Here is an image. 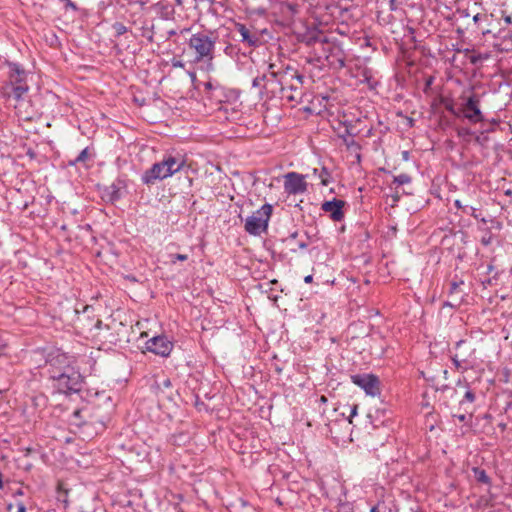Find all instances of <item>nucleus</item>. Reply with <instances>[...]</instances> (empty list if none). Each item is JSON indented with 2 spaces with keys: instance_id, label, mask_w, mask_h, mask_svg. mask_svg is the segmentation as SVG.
<instances>
[{
  "instance_id": "1",
  "label": "nucleus",
  "mask_w": 512,
  "mask_h": 512,
  "mask_svg": "<svg viewBox=\"0 0 512 512\" xmlns=\"http://www.w3.org/2000/svg\"><path fill=\"white\" fill-rule=\"evenodd\" d=\"M185 165V160L182 157H175L172 155L164 156L163 160L154 163L151 168L147 169L141 180L146 185H152L157 180H164L179 172Z\"/></svg>"
},
{
  "instance_id": "2",
  "label": "nucleus",
  "mask_w": 512,
  "mask_h": 512,
  "mask_svg": "<svg viewBox=\"0 0 512 512\" xmlns=\"http://www.w3.org/2000/svg\"><path fill=\"white\" fill-rule=\"evenodd\" d=\"M7 66L9 68L8 80L4 87L3 94L9 97L10 92H8L7 89L11 88L14 98L19 101L29 90L27 72L17 63L8 62Z\"/></svg>"
},
{
  "instance_id": "3",
  "label": "nucleus",
  "mask_w": 512,
  "mask_h": 512,
  "mask_svg": "<svg viewBox=\"0 0 512 512\" xmlns=\"http://www.w3.org/2000/svg\"><path fill=\"white\" fill-rule=\"evenodd\" d=\"M320 43L322 52L328 62V65L334 69H342L345 67L346 55L341 46L337 43H330L325 36L314 35L309 37L307 44Z\"/></svg>"
},
{
  "instance_id": "4",
  "label": "nucleus",
  "mask_w": 512,
  "mask_h": 512,
  "mask_svg": "<svg viewBox=\"0 0 512 512\" xmlns=\"http://www.w3.org/2000/svg\"><path fill=\"white\" fill-rule=\"evenodd\" d=\"M272 212L273 207L271 204L266 203L262 205L260 209L246 218L244 225L245 231L253 236H259L261 233L266 232Z\"/></svg>"
},
{
  "instance_id": "5",
  "label": "nucleus",
  "mask_w": 512,
  "mask_h": 512,
  "mask_svg": "<svg viewBox=\"0 0 512 512\" xmlns=\"http://www.w3.org/2000/svg\"><path fill=\"white\" fill-rule=\"evenodd\" d=\"M188 45L195 51V62L209 61L214 57L215 40L205 33H196L189 39Z\"/></svg>"
},
{
  "instance_id": "6",
  "label": "nucleus",
  "mask_w": 512,
  "mask_h": 512,
  "mask_svg": "<svg viewBox=\"0 0 512 512\" xmlns=\"http://www.w3.org/2000/svg\"><path fill=\"white\" fill-rule=\"evenodd\" d=\"M52 380L54 387L59 393L63 394L79 392L83 385V377L74 366L67 368L64 374H58V376Z\"/></svg>"
},
{
  "instance_id": "7",
  "label": "nucleus",
  "mask_w": 512,
  "mask_h": 512,
  "mask_svg": "<svg viewBox=\"0 0 512 512\" xmlns=\"http://www.w3.org/2000/svg\"><path fill=\"white\" fill-rule=\"evenodd\" d=\"M274 68L275 64H270L268 66V72L262 75L266 76V79L263 83H267V90H271L272 93H275L276 88L284 90V85L287 84L288 75H290L291 78H296L300 84L302 83L303 76L297 74L296 71H290L287 69L285 72L279 73L276 72Z\"/></svg>"
},
{
  "instance_id": "8",
  "label": "nucleus",
  "mask_w": 512,
  "mask_h": 512,
  "mask_svg": "<svg viewBox=\"0 0 512 512\" xmlns=\"http://www.w3.org/2000/svg\"><path fill=\"white\" fill-rule=\"evenodd\" d=\"M71 357L59 350L52 351L48 354L46 360V367L50 379L58 376V374H64L67 368L73 367Z\"/></svg>"
},
{
  "instance_id": "9",
  "label": "nucleus",
  "mask_w": 512,
  "mask_h": 512,
  "mask_svg": "<svg viewBox=\"0 0 512 512\" xmlns=\"http://www.w3.org/2000/svg\"><path fill=\"white\" fill-rule=\"evenodd\" d=\"M445 390L450 392L451 397L458 396L460 393H463L462 398L459 400V409L465 413H469V418H471L476 395L469 387V384L466 381H458L456 388L445 387Z\"/></svg>"
},
{
  "instance_id": "10",
  "label": "nucleus",
  "mask_w": 512,
  "mask_h": 512,
  "mask_svg": "<svg viewBox=\"0 0 512 512\" xmlns=\"http://www.w3.org/2000/svg\"><path fill=\"white\" fill-rule=\"evenodd\" d=\"M461 113L470 123H479L484 120V116L480 110V98L477 94L470 95L466 102L462 104Z\"/></svg>"
},
{
  "instance_id": "11",
  "label": "nucleus",
  "mask_w": 512,
  "mask_h": 512,
  "mask_svg": "<svg viewBox=\"0 0 512 512\" xmlns=\"http://www.w3.org/2000/svg\"><path fill=\"white\" fill-rule=\"evenodd\" d=\"M305 176L297 172H289L284 175V191L288 195L303 194L307 191Z\"/></svg>"
},
{
  "instance_id": "12",
  "label": "nucleus",
  "mask_w": 512,
  "mask_h": 512,
  "mask_svg": "<svg viewBox=\"0 0 512 512\" xmlns=\"http://www.w3.org/2000/svg\"><path fill=\"white\" fill-rule=\"evenodd\" d=\"M352 382L361 387L366 394L376 396L380 393L379 380L373 374H356L351 376Z\"/></svg>"
},
{
  "instance_id": "13",
  "label": "nucleus",
  "mask_w": 512,
  "mask_h": 512,
  "mask_svg": "<svg viewBox=\"0 0 512 512\" xmlns=\"http://www.w3.org/2000/svg\"><path fill=\"white\" fill-rule=\"evenodd\" d=\"M173 346V343L165 336H155L146 342L148 351L162 357L169 356Z\"/></svg>"
},
{
  "instance_id": "14",
  "label": "nucleus",
  "mask_w": 512,
  "mask_h": 512,
  "mask_svg": "<svg viewBox=\"0 0 512 512\" xmlns=\"http://www.w3.org/2000/svg\"><path fill=\"white\" fill-rule=\"evenodd\" d=\"M345 201L334 198L331 201H325L322 203L321 209L330 214V218L333 221L339 222L344 219V211L343 207L345 206Z\"/></svg>"
},
{
  "instance_id": "15",
  "label": "nucleus",
  "mask_w": 512,
  "mask_h": 512,
  "mask_svg": "<svg viewBox=\"0 0 512 512\" xmlns=\"http://www.w3.org/2000/svg\"><path fill=\"white\" fill-rule=\"evenodd\" d=\"M235 28L241 36V42L246 43L250 47H255L259 43V38L256 34L250 33L249 29L242 23H236Z\"/></svg>"
},
{
  "instance_id": "16",
  "label": "nucleus",
  "mask_w": 512,
  "mask_h": 512,
  "mask_svg": "<svg viewBox=\"0 0 512 512\" xmlns=\"http://www.w3.org/2000/svg\"><path fill=\"white\" fill-rule=\"evenodd\" d=\"M123 187V181L118 179L105 189V196L110 202H115L121 198V189Z\"/></svg>"
},
{
  "instance_id": "17",
  "label": "nucleus",
  "mask_w": 512,
  "mask_h": 512,
  "mask_svg": "<svg viewBox=\"0 0 512 512\" xmlns=\"http://www.w3.org/2000/svg\"><path fill=\"white\" fill-rule=\"evenodd\" d=\"M313 174L318 177L321 185L327 186L330 182V172L326 167H322L321 169L314 168Z\"/></svg>"
},
{
  "instance_id": "18",
  "label": "nucleus",
  "mask_w": 512,
  "mask_h": 512,
  "mask_svg": "<svg viewBox=\"0 0 512 512\" xmlns=\"http://www.w3.org/2000/svg\"><path fill=\"white\" fill-rule=\"evenodd\" d=\"M343 141L349 150L357 153V158L360 160V154L358 153L361 149L360 145L351 137H344Z\"/></svg>"
},
{
  "instance_id": "19",
  "label": "nucleus",
  "mask_w": 512,
  "mask_h": 512,
  "mask_svg": "<svg viewBox=\"0 0 512 512\" xmlns=\"http://www.w3.org/2000/svg\"><path fill=\"white\" fill-rule=\"evenodd\" d=\"M57 500L62 503H67V490L63 488V482H57L56 485Z\"/></svg>"
},
{
  "instance_id": "20",
  "label": "nucleus",
  "mask_w": 512,
  "mask_h": 512,
  "mask_svg": "<svg viewBox=\"0 0 512 512\" xmlns=\"http://www.w3.org/2000/svg\"><path fill=\"white\" fill-rule=\"evenodd\" d=\"M89 158L88 148L83 149L79 155L72 161L69 162L70 165H76L77 163H85Z\"/></svg>"
},
{
  "instance_id": "21",
  "label": "nucleus",
  "mask_w": 512,
  "mask_h": 512,
  "mask_svg": "<svg viewBox=\"0 0 512 512\" xmlns=\"http://www.w3.org/2000/svg\"><path fill=\"white\" fill-rule=\"evenodd\" d=\"M451 358L457 369L463 368L462 364L468 362V359L466 357L460 356L459 352H456Z\"/></svg>"
},
{
  "instance_id": "22",
  "label": "nucleus",
  "mask_w": 512,
  "mask_h": 512,
  "mask_svg": "<svg viewBox=\"0 0 512 512\" xmlns=\"http://www.w3.org/2000/svg\"><path fill=\"white\" fill-rule=\"evenodd\" d=\"M266 79V76H258L255 77L252 81V86L259 89L267 90V83H263Z\"/></svg>"
},
{
  "instance_id": "23",
  "label": "nucleus",
  "mask_w": 512,
  "mask_h": 512,
  "mask_svg": "<svg viewBox=\"0 0 512 512\" xmlns=\"http://www.w3.org/2000/svg\"><path fill=\"white\" fill-rule=\"evenodd\" d=\"M411 182V177L408 174H400L395 176L393 179V183L397 185H404Z\"/></svg>"
},
{
  "instance_id": "24",
  "label": "nucleus",
  "mask_w": 512,
  "mask_h": 512,
  "mask_svg": "<svg viewBox=\"0 0 512 512\" xmlns=\"http://www.w3.org/2000/svg\"><path fill=\"white\" fill-rule=\"evenodd\" d=\"M7 511L8 512H25L26 507H25L24 503H22V502H17L16 504L10 503L7 505Z\"/></svg>"
},
{
  "instance_id": "25",
  "label": "nucleus",
  "mask_w": 512,
  "mask_h": 512,
  "mask_svg": "<svg viewBox=\"0 0 512 512\" xmlns=\"http://www.w3.org/2000/svg\"><path fill=\"white\" fill-rule=\"evenodd\" d=\"M112 27L115 31L116 36L123 35L127 32V27L121 22L114 23Z\"/></svg>"
},
{
  "instance_id": "26",
  "label": "nucleus",
  "mask_w": 512,
  "mask_h": 512,
  "mask_svg": "<svg viewBox=\"0 0 512 512\" xmlns=\"http://www.w3.org/2000/svg\"><path fill=\"white\" fill-rule=\"evenodd\" d=\"M153 26L151 27H142V36L147 38L149 42H153Z\"/></svg>"
},
{
  "instance_id": "27",
  "label": "nucleus",
  "mask_w": 512,
  "mask_h": 512,
  "mask_svg": "<svg viewBox=\"0 0 512 512\" xmlns=\"http://www.w3.org/2000/svg\"><path fill=\"white\" fill-rule=\"evenodd\" d=\"M443 102H444V105H445V109H446L448 112H450V113H451V114H453L454 116H457V117H459V116H460V113H459V112H457V111L455 110V108H454V104H453V102H452V101H444V100H443Z\"/></svg>"
},
{
  "instance_id": "28",
  "label": "nucleus",
  "mask_w": 512,
  "mask_h": 512,
  "mask_svg": "<svg viewBox=\"0 0 512 512\" xmlns=\"http://www.w3.org/2000/svg\"><path fill=\"white\" fill-rule=\"evenodd\" d=\"M31 452H32V450H31V449H28V450H27V454H25L22 458H19V461H20V463H21L22 467H23L25 470H29V469L31 468V466H32V465H31V463H29V462L27 461V456H28Z\"/></svg>"
},
{
  "instance_id": "29",
  "label": "nucleus",
  "mask_w": 512,
  "mask_h": 512,
  "mask_svg": "<svg viewBox=\"0 0 512 512\" xmlns=\"http://www.w3.org/2000/svg\"><path fill=\"white\" fill-rule=\"evenodd\" d=\"M464 282L462 280L460 281H453L451 284H450V290H449V294L450 295H453L455 293H458V290L460 288L461 285H463Z\"/></svg>"
},
{
  "instance_id": "30",
  "label": "nucleus",
  "mask_w": 512,
  "mask_h": 512,
  "mask_svg": "<svg viewBox=\"0 0 512 512\" xmlns=\"http://www.w3.org/2000/svg\"><path fill=\"white\" fill-rule=\"evenodd\" d=\"M463 212L473 216L475 219H479V215L477 214V209L471 206H464Z\"/></svg>"
},
{
  "instance_id": "31",
  "label": "nucleus",
  "mask_w": 512,
  "mask_h": 512,
  "mask_svg": "<svg viewBox=\"0 0 512 512\" xmlns=\"http://www.w3.org/2000/svg\"><path fill=\"white\" fill-rule=\"evenodd\" d=\"M171 263H176V261H186L188 259V255L186 254H171Z\"/></svg>"
},
{
  "instance_id": "32",
  "label": "nucleus",
  "mask_w": 512,
  "mask_h": 512,
  "mask_svg": "<svg viewBox=\"0 0 512 512\" xmlns=\"http://www.w3.org/2000/svg\"><path fill=\"white\" fill-rule=\"evenodd\" d=\"M476 480H488L484 470L473 468Z\"/></svg>"
},
{
  "instance_id": "33",
  "label": "nucleus",
  "mask_w": 512,
  "mask_h": 512,
  "mask_svg": "<svg viewBox=\"0 0 512 512\" xmlns=\"http://www.w3.org/2000/svg\"><path fill=\"white\" fill-rule=\"evenodd\" d=\"M64 5H65V8H66V9L70 8V9H72L73 11H77V10H78L77 5H76L73 1H71V0H66V2L64 3Z\"/></svg>"
},
{
  "instance_id": "34",
  "label": "nucleus",
  "mask_w": 512,
  "mask_h": 512,
  "mask_svg": "<svg viewBox=\"0 0 512 512\" xmlns=\"http://www.w3.org/2000/svg\"><path fill=\"white\" fill-rule=\"evenodd\" d=\"M466 344V341L460 340L456 343V350L460 353V356L465 357L464 353H462L460 350L461 348Z\"/></svg>"
},
{
  "instance_id": "35",
  "label": "nucleus",
  "mask_w": 512,
  "mask_h": 512,
  "mask_svg": "<svg viewBox=\"0 0 512 512\" xmlns=\"http://www.w3.org/2000/svg\"><path fill=\"white\" fill-rule=\"evenodd\" d=\"M467 413L463 411V413L460 414H454L453 417L457 418L460 422H465L467 419Z\"/></svg>"
},
{
  "instance_id": "36",
  "label": "nucleus",
  "mask_w": 512,
  "mask_h": 512,
  "mask_svg": "<svg viewBox=\"0 0 512 512\" xmlns=\"http://www.w3.org/2000/svg\"><path fill=\"white\" fill-rule=\"evenodd\" d=\"M338 512H353L348 504H341Z\"/></svg>"
},
{
  "instance_id": "37",
  "label": "nucleus",
  "mask_w": 512,
  "mask_h": 512,
  "mask_svg": "<svg viewBox=\"0 0 512 512\" xmlns=\"http://www.w3.org/2000/svg\"><path fill=\"white\" fill-rule=\"evenodd\" d=\"M389 8L391 11H395L398 9V2L397 0H389Z\"/></svg>"
},
{
  "instance_id": "38",
  "label": "nucleus",
  "mask_w": 512,
  "mask_h": 512,
  "mask_svg": "<svg viewBox=\"0 0 512 512\" xmlns=\"http://www.w3.org/2000/svg\"><path fill=\"white\" fill-rule=\"evenodd\" d=\"M357 414V405H354L352 408H351V412H350V415L348 417V421L349 423H352V418Z\"/></svg>"
},
{
  "instance_id": "39",
  "label": "nucleus",
  "mask_w": 512,
  "mask_h": 512,
  "mask_svg": "<svg viewBox=\"0 0 512 512\" xmlns=\"http://www.w3.org/2000/svg\"><path fill=\"white\" fill-rule=\"evenodd\" d=\"M172 66L173 67H177V68H183L184 67V63L180 60H173L172 61Z\"/></svg>"
},
{
  "instance_id": "40",
  "label": "nucleus",
  "mask_w": 512,
  "mask_h": 512,
  "mask_svg": "<svg viewBox=\"0 0 512 512\" xmlns=\"http://www.w3.org/2000/svg\"><path fill=\"white\" fill-rule=\"evenodd\" d=\"M204 87H205V90H207V91H210L214 88L212 82H210V81L206 82L204 84Z\"/></svg>"
},
{
  "instance_id": "41",
  "label": "nucleus",
  "mask_w": 512,
  "mask_h": 512,
  "mask_svg": "<svg viewBox=\"0 0 512 512\" xmlns=\"http://www.w3.org/2000/svg\"><path fill=\"white\" fill-rule=\"evenodd\" d=\"M479 59H480V57H479V56H474V55H473V56H471V57H470V62H471L472 64H476V63L479 61Z\"/></svg>"
},
{
  "instance_id": "42",
  "label": "nucleus",
  "mask_w": 512,
  "mask_h": 512,
  "mask_svg": "<svg viewBox=\"0 0 512 512\" xmlns=\"http://www.w3.org/2000/svg\"><path fill=\"white\" fill-rule=\"evenodd\" d=\"M504 21L506 24H511L512 23V16H505L504 18Z\"/></svg>"
},
{
  "instance_id": "43",
  "label": "nucleus",
  "mask_w": 512,
  "mask_h": 512,
  "mask_svg": "<svg viewBox=\"0 0 512 512\" xmlns=\"http://www.w3.org/2000/svg\"><path fill=\"white\" fill-rule=\"evenodd\" d=\"M494 271V266L492 264L487 265V274H490Z\"/></svg>"
},
{
  "instance_id": "44",
  "label": "nucleus",
  "mask_w": 512,
  "mask_h": 512,
  "mask_svg": "<svg viewBox=\"0 0 512 512\" xmlns=\"http://www.w3.org/2000/svg\"><path fill=\"white\" fill-rule=\"evenodd\" d=\"M304 281H305V283H311L313 281V276L312 275H307L304 278Z\"/></svg>"
},
{
  "instance_id": "45",
  "label": "nucleus",
  "mask_w": 512,
  "mask_h": 512,
  "mask_svg": "<svg viewBox=\"0 0 512 512\" xmlns=\"http://www.w3.org/2000/svg\"><path fill=\"white\" fill-rule=\"evenodd\" d=\"M454 204H455V206H456L458 209H462V210H463L464 206H462V204H461V201H460V200H456V201L454 202Z\"/></svg>"
},
{
  "instance_id": "46",
  "label": "nucleus",
  "mask_w": 512,
  "mask_h": 512,
  "mask_svg": "<svg viewBox=\"0 0 512 512\" xmlns=\"http://www.w3.org/2000/svg\"><path fill=\"white\" fill-rule=\"evenodd\" d=\"M459 135H463V134H470V130L469 129H462L461 131H459L458 133Z\"/></svg>"
},
{
  "instance_id": "47",
  "label": "nucleus",
  "mask_w": 512,
  "mask_h": 512,
  "mask_svg": "<svg viewBox=\"0 0 512 512\" xmlns=\"http://www.w3.org/2000/svg\"><path fill=\"white\" fill-rule=\"evenodd\" d=\"M433 82V77H429L427 80H426V87H429Z\"/></svg>"
},
{
  "instance_id": "48",
  "label": "nucleus",
  "mask_w": 512,
  "mask_h": 512,
  "mask_svg": "<svg viewBox=\"0 0 512 512\" xmlns=\"http://www.w3.org/2000/svg\"><path fill=\"white\" fill-rule=\"evenodd\" d=\"M101 325H102V321H101L100 319H97V320H96L95 327H96L97 329H100V328H101Z\"/></svg>"
},
{
  "instance_id": "49",
  "label": "nucleus",
  "mask_w": 512,
  "mask_h": 512,
  "mask_svg": "<svg viewBox=\"0 0 512 512\" xmlns=\"http://www.w3.org/2000/svg\"><path fill=\"white\" fill-rule=\"evenodd\" d=\"M298 246H299L300 249H305V248H307V243L306 242H300Z\"/></svg>"
},
{
  "instance_id": "50",
  "label": "nucleus",
  "mask_w": 512,
  "mask_h": 512,
  "mask_svg": "<svg viewBox=\"0 0 512 512\" xmlns=\"http://www.w3.org/2000/svg\"><path fill=\"white\" fill-rule=\"evenodd\" d=\"M378 507H379V504L374 505V506L371 508L370 512H378Z\"/></svg>"
},
{
  "instance_id": "51",
  "label": "nucleus",
  "mask_w": 512,
  "mask_h": 512,
  "mask_svg": "<svg viewBox=\"0 0 512 512\" xmlns=\"http://www.w3.org/2000/svg\"><path fill=\"white\" fill-rule=\"evenodd\" d=\"M320 401H321L322 403H326V402H327V397H326V396H324V395H322V396L320 397Z\"/></svg>"
},
{
  "instance_id": "52",
  "label": "nucleus",
  "mask_w": 512,
  "mask_h": 512,
  "mask_svg": "<svg viewBox=\"0 0 512 512\" xmlns=\"http://www.w3.org/2000/svg\"><path fill=\"white\" fill-rule=\"evenodd\" d=\"M483 284L492 285V279L489 278L487 281H484Z\"/></svg>"
},
{
  "instance_id": "53",
  "label": "nucleus",
  "mask_w": 512,
  "mask_h": 512,
  "mask_svg": "<svg viewBox=\"0 0 512 512\" xmlns=\"http://www.w3.org/2000/svg\"><path fill=\"white\" fill-rule=\"evenodd\" d=\"M14 494L15 495H22L23 491H22V489H18Z\"/></svg>"
},
{
  "instance_id": "54",
  "label": "nucleus",
  "mask_w": 512,
  "mask_h": 512,
  "mask_svg": "<svg viewBox=\"0 0 512 512\" xmlns=\"http://www.w3.org/2000/svg\"><path fill=\"white\" fill-rule=\"evenodd\" d=\"M297 234H298L297 232L292 233V234L290 235V238H291V239H295V238L297 237Z\"/></svg>"
},
{
  "instance_id": "55",
  "label": "nucleus",
  "mask_w": 512,
  "mask_h": 512,
  "mask_svg": "<svg viewBox=\"0 0 512 512\" xmlns=\"http://www.w3.org/2000/svg\"><path fill=\"white\" fill-rule=\"evenodd\" d=\"M479 17H480V15H479V14H477V15H475V16L473 17V20H474L475 22H477V21L479 20Z\"/></svg>"
},
{
  "instance_id": "56",
  "label": "nucleus",
  "mask_w": 512,
  "mask_h": 512,
  "mask_svg": "<svg viewBox=\"0 0 512 512\" xmlns=\"http://www.w3.org/2000/svg\"><path fill=\"white\" fill-rule=\"evenodd\" d=\"M168 34H169V36H172V35H175L176 32L174 30H171V31L168 32Z\"/></svg>"
},
{
  "instance_id": "57",
  "label": "nucleus",
  "mask_w": 512,
  "mask_h": 512,
  "mask_svg": "<svg viewBox=\"0 0 512 512\" xmlns=\"http://www.w3.org/2000/svg\"><path fill=\"white\" fill-rule=\"evenodd\" d=\"M398 200H399V195H398V194H396V195L394 196V201H395V202H397Z\"/></svg>"
},
{
  "instance_id": "58",
  "label": "nucleus",
  "mask_w": 512,
  "mask_h": 512,
  "mask_svg": "<svg viewBox=\"0 0 512 512\" xmlns=\"http://www.w3.org/2000/svg\"><path fill=\"white\" fill-rule=\"evenodd\" d=\"M6 482H0V489H3Z\"/></svg>"
},
{
  "instance_id": "59",
  "label": "nucleus",
  "mask_w": 512,
  "mask_h": 512,
  "mask_svg": "<svg viewBox=\"0 0 512 512\" xmlns=\"http://www.w3.org/2000/svg\"><path fill=\"white\" fill-rule=\"evenodd\" d=\"M3 348H4V345L0 344V354L2 353Z\"/></svg>"
},
{
  "instance_id": "60",
  "label": "nucleus",
  "mask_w": 512,
  "mask_h": 512,
  "mask_svg": "<svg viewBox=\"0 0 512 512\" xmlns=\"http://www.w3.org/2000/svg\"><path fill=\"white\" fill-rule=\"evenodd\" d=\"M208 2H210L211 4L215 2V0H207Z\"/></svg>"
},
{
  "instance_id": "61",
  "label": "nucleus",
  "mask_w": 512,
  "mask_h": 512,
  "mask_svg": "<svg viewBox=\"0 0 512 512\" xmlns=\"http://www.w3.org/2000/svg\"><path fill=\"white\" fill-rule=\"evenodd\" d=\"M178 3H181V0H176Z\"/></svg>"
},
{
  "instance_id": "62",
  "label": "nucleus",
  "mask_w": 512,
  "mask_h": 512,
  "mask_svg": "<svg viewBox=\"0 0 512 512\" xmlns=\"http://www.w3.org/2000/svg\"><path fill=\"white\" fill-rule=\"evenodd\" d=\"M61 1H62L63 3H65V2H66V0H61Z\"/></svg>"
}]
</instances>
